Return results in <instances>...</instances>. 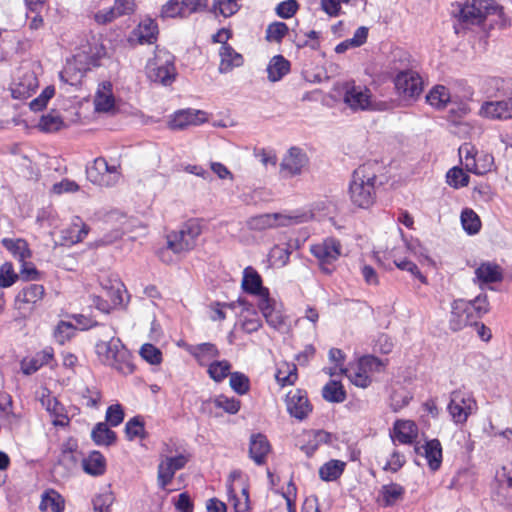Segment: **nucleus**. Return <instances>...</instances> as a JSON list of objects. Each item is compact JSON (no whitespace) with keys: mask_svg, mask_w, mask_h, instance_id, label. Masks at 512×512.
I'll use <instances>...</instances> for the list:
<instances>
[{"mask_svg":"<svg viewBox=\"0 0 512 512\" xmlns=\"http://www.w3.org/2000/svg\"><path fill=\"white\" fill-rule=\"evenodd\" d=\"M380 171L381 165L377 161H368L354 170L349 186V196L355 206L367 209L375 203Z\"/></svg>","mask_w":512,"mask_h":512,"instance_id":"nucleus-1","label":"nucleus"},{"mask_svg":"<svg viewBox=\"0 0 512 512\" xmlns=\"http://www.w3.org/2000/svg\"><path fill=\"white\" fill-rule=\"evenodd\" d=\"M113 328H106L105 337L108 340H99L95 345V352L99 361L107 366L112 367L123 375L133 373L134 364L132 362V355L123 345L119 338H116Z\"/></svg>","mask_w":512,"mask_h":512,"instance_id":"nucleus-2","label":"nucleus"},{"mask_svg":"<svg viewBox=\"0 0 512 512\" xmlns=\"http://www.w3.org/2000/svg\"><path fill=\"white\" fill-rule=\"evenodd\" d=\"M202 232L197 219L185 222L179 230L167 235V247L174 253L188 252L196 246V240Z\"/></svg>","mask_w":512,"mask_h":512,"instance_id":"nucleus-3","label":"nucleus"},{"mask_svg":"<svg viewBox=\"0 0 512 512\" xmlns=\"http://www.w3.org/2000/svg\"><path fill=\"white\" fill-rule=\"evenodd\" d=\"M341 243L339 240L329 237L322 242L310 247V252L318 260L322 272L331 274L335 270L334 263L341 255Z\"/></svg>","mask_w":512,"mask_h":512,"instance_id":"nucleus-4","label":"nucleus"},{"mask_svg":"<svg viewBox=\"0 0 512 512\" xmlns=\"http://www.w3.org/2000/svg\"><path fill=\"white\" fill-rule=\"evenodd\" d=\"M447 409L456 424H463L477 410V403L471 393L457 389L451 392Z\"/></svg>","mask_w":512,"mask_h":512,"instance_id":"nucleus-5","label":"nucleus"},{"mask_svg":"<svg viewBox=\"0 0 512 512\" xmlns=\"http://www.w3.org/2000/svg\"><path fill=\"white\" fill-rule=\"evenodd\" d=\"M500 82L507 99L483 103L480 114L490 119H512V79L501 80Z\"/></svg>","mask_w":512,"mask_h":512,"instance_id":"nucleus-6","label":"nucleus"},{"mask_svg":"<svg viewBox=\"0 0 512 512\" xmlns=\"http://www.w3.org/2000/svg\"><path fill=\"white\" fill-rule=\"evenodd\" d=\"M146 74L149 80L154 83L164 86L171 85L177 75L173 58L167 56L165 59H162L160 56H156L153 60L148 62Z\"/></svg>","mask_w":512,"mask_h":512,"instance_id":"nucleus-7","label":"nucleus"},{"mask_svg":"<svg viewBox=\"0 0 512 512\" xmlns=\"http://www.w3.org/2000/svg\"><path fill=\"white\" fill-rule=\"evenodd\" d=\"M119 165H109L105 158L98 157L86 171L87 178L99 186H113L120 177Z\"/></svg>","mask_w":512,"mask_h":512,"instance_id":"nucleus-8","label":"nucleus"},{"mask_svg":"<svg viewBox=\"0 0 512 512\" xmlns=\"http://www.w3.org/2000/svg\"><path fill=\"white\" fill-rule=\"evenodd\" d=\"M398 94L404 99L417 98L423 91L421 76L413 70H402L394 79Z\"/></svg>","mask_w":512,"mask_h":512,"instance_id":"nucleus-9","label":"nucleus"},{"mask_svg":"<svg viewBox=\"0 0 512 512\" xmlns=\"http://www.w3.org/2000/svg\"><path fill=\"white\" fill-rule=\"evenodd\" d=\"M45 294V289L40 284H29L22 288L15 298V309L20 315L27 317L35 305L40 302Z\"/></svg>","mask_w":512,"mask_h":512,"instance_id":"nucleus-10","label":"nucleus"},{"mask_svg":"<svg viewBox=\"0 0 512 512\" xmlns=\"http://www.w3.org/2000/svg\"><path fill=\"white\" fill-rule=\"evenodd\" d=\"M190 460L189 454H179L174 457H165L158 465L157 482L161 489L172 482L176 471L181 470Z\"/></svg>","mask_w":512,"mask_h":512,"instance_id":"nucleus-11","label":"nucleus"},{"mask_svg":"<svg viewBox=\"0 0 512 512\" xmlns=\"http://www.w3.org/2000/svg\"><path fill=\"white\" fill-rule=\"evenodd\" d=\"M307 164L308 157L306 153L298 147H292L280 163V173L283 177L297 176L302 173Z\"/></svg>","mask_w":512,"mask_h":512,"instance_id":"nucleus-12","label":"nucleus"},{"mask_svg":"<svg viewBox=\"0 0 512 512\" xmlns=\"http://www.w3.org/2000/svg\"><path fill=\"white\" fill-rule=\"evenodd\" d=\"M292 223H298V217H291L281 213H273L251 217L247 221V226L251 230L262 231L279 226H288Z\"/></svg>","mask_w":512,"mask_h":512,"instance_id":"nucleus-13","label":"nucleus"},{"mask_svg":"<svg viewBox=\"0 0 512 512\" xmlns=\"http://www.w3.org/2000/svg\"><path fill=\"white\" fill-rule=\"evenodd\" d=\"M491 9L494 8L490 7L487 1L474 0L460 9L459 21L466 26L479 25L485 20Z\"/></svg>","mask_w":512,"mask_h":512,"instance_id":"nucleus-14","label":"nucleus"},{"mask_svg":"<svg viewBox=\"0 0 512 512\" xmlns=\"http://www.w3.org/2000/svg\"><path fill=\"white\" fill-rule=\"evenodd\" d=\"M468 325H478L468 310L466 300L458 299L452 303L449 326L453 331H459Z\"/></svg>","mask_w":512,"mask_h":512,"instance_id":"nucleus-15","label":"nucleus"},{"mask_svg":"<svg viewBox=\"0 0 512 512\" xmlns=\"http://www.w3.org/2000/svg\"><path fill=\"white\" fill-rule=\"evenodd\" d=\"M286 404L290 415L299 420L305 419L312 411V406L306 394L299 389L287 394Z\"/></svg>","mask_w":512,"mask_h":512,"instance_id":"nucleus-16","label":"nucleus"},{"mask_svg":"<svg viewBox=\"0 0 512 512\" xmlns=\"http://www.w3.org/2000/svg\"><path fill=\"white\" fill-rule=\"evenodd\" d=\"M258 308L271 328L282 330L286 326L282 311L276 307L275 300L271 299L270 296L259 299Z\"/></svg>","mask_w":512,"mask_h":512,"instance_id":"nucleus-17","label":"nucleus"},{"mask_svg":"<svg viewBox=\"0 0 512 512\" xmlns=\"http://www.w3.org/2000/svg\"><path fill=\"white\" fill-rule=\"evenodd\" d=\"M241 286L246 293L256 295L259 299L270 296L268 288L262 285L260 274L251 266L244 269Z\"/></svg>","mask_w":512,"mask_h":512,"instance_id":"nucleus-18","label":"nucleus"},{"mask_svg":"<svg viewBox=\"0 0 512 512\" xmlns=\"http://www.w3.org/2000/svg\"><path fill=\"white\" fill-rule=\"evenodd\" d=\"M205 121V113L200 110H181L174 114L169 121V127L173 130H182L189 125H198Z\"/></svg>","mask_w":512,"mask_h":512,"instance_id":"nucleus-19","label":"nucleus"},{"mask_svg":"<svg viewBox=\"0 0 512 512\" xmlns=\"http://www.w3.org/2000/svg\"><path fill=\"white\" fill-rule=\"evenodd\" d=\"M503 280V270L494 262H483L475 270V281L480 285L497 283Z\"/></svg>","mask_w":512,"mask_h":512,"instance_id":"nucleus-20","label":"nucleus"},{"mask_svg":"<svg viewBox=\"0 0 512 512\" xmlns=\"http://www.w3.org/2000/svg\"><path fill=\"white\" fill-rule=\"evenodd\" d=\"M105 54L104 47L95 36L86 39V43L78 47L77 57L83 58L86 64H95Z\"/></svg>","mask_w":512,"mask_h":512,"instance_id":"nucleus-21","label":"nucleus"},{"mask_svg":"<svg viewBox=\"0 0 512 512\" xmlns=\"http://www.w3.org/2000/svg\"><path fill=\"white\" fill-rule=\"evenodd\" d=\"M220 64L219 72L221 74L228 73L236 67H240L243 64V56L236 52L229 44H224L220 47Z\"/></svg>","mask_w":512,"mask_h":512,"instance_id":"nucleus-22","label":"nucleus"},{"mask_svg":"<svg viewBox=\"0 0 512 512\" xmlns=\"http://www.w3.org/2000/svg\"><path fill=\"white\" fill-rule=\"evenodd\" d=\"M270 451V444L263 434H254L250 438L249 456L257 464L262 465Z\"/></svg>","mask_w":512,"mask_h":512,"instance_id":"nucleus-23","label":"nucleus"},{"mask_svg":"<svg viewBox=\"0 0 512 512\" xmlns=\"http://www.w3.org/2000/svg\"><path fill=\"white\" fill-rule=\"evenodd\" d=\"M425 456L428 466L432 471L439 469L442 463V446L438 439L427 441L423 446L416 447V452Z\"/></svg>","mask_w":512,"mask_h":512,"instance_id":"nucleus-24","label":"nucleus"},{"mask_svg":"<svg viewBox=\"0 0 512 512\" xmlns=\"http://www.w3.org/2000/svg\"><path fill=\"white\" fill-rule=\"evenodd\" d=\"M89 228L82 222L79 217H76L73 223L61 231L62 244L73 245L81 242L88 234Z\"/></svg>","mask_w":512,"mask_h":512,"instance_id":"nucleus-25","label":"nucleus"},{"mask_svg":"<svg viewBox=\"0 0 512 512\" xmlns=\"http://www.w3.org/2000/svg\"><path fill=\"white\" fill-rule=\"evenodd\" d=\"M344 101L353 110L367 109L370 104L369 90L353 86L346 91Z\"/></svg>","mask_w":512,"mask_h":512,"instance_id":"nucleus-26","label":"nucleus"},{"mask_svg":"<svg viewBox=\"0 0 512 512\" xmlns=\"http://www.w3.org/2000/svg\"><path fill=\"white\" fill-rule=\"evenodd\" d=\"M94 106L97 112H108L114 107V97L110 82L99 85L94 97Z\"/></svg>","mask_w":512,"mask_h":512,"instance_id":"nucleus-27","label":"nucleus"},{"mask_svg":"<svg viewBox=\"0 0 512 512\" xmlns=\"http://www.w3.org/2000/svg\"><path fill=\"white\" fill-rule=\"evenodd\" d=\"M1 244L5 247L15 259L19 262L31 258L32 252L29 249L28 243L22 238L11 239L3 238Z\"/></svg>","mask_w":512,"mask_h":512,"instance_id":"nucleus-28","label":"nucleus"},{"mask_svg":"<svg viewBox=\"0 0 512 512\" xmlns=\"http://www.w3.org/2000/svg\"><path fill=\"white\" fill-rule=\"evenodd\" d=\"M82 467L87 474L92 476H100L105 473L106 460L100 452L92 451L82 460Z\"/></svg>","mask_w":512,"mask_h":512,"instance_id":"nucleus-29","label":"nucleus"},{"mask_svg":"<svg viewBox=\"0 0 512 512\" xmlns=\"http://www.w3.org/2000/svg\"><path fill=\"white\" fill-rule=\"evenodd\" d=\"M298 247L297 240H289L285 245H275L269 252L274 264L284 267L288 264L290 255Z\"/></svg>","mask_w":512,"mask_h":512,"instance_id":"nucleus-30","label":"nucleus"},{"mask_svg":"<svg viewBox=\"0 0 512 512\" xmlns=\"http://www.w3.org/2000/svg\"><path fill=\"white\" fill-rule=\"evenodd\" d=\"M290 71V62L282 55L274 56L267 67L268 78L272 82L279 81Z\"/></svg>","mask_w":512,"mask_h":512,"instance_id":"nucleus-31","label":"nucleus"},{"mask_svg":"<svg viewBox=\"0 0 512 512\" xmlns=\"http://www.w3.org/2000/svg\"><path fill=\"white\" fill-rule=\"evenodd\" d=\"M39 509L41 511L62 512L64 510V499L55 490H48L42 495Z\"/></svg>","mask_w":512,"mask_h":512,"instance_id":"nucleus-32","label":"nucleus"},{"mask_svg":"<svg viewBox=\"0 0 512 512\" xmlns=\"http://www.w3.org/2000/svg\"><path fill=\"white\" fill-rule=\"evenodd\" d=\"M395 439L402 444H410L417 436L416 426L412 421H397L394 425Z\"/></svg>","mask_w":512,"mask_h":512,"instance_id":"nucleus-33","label":"nucleus"},{"mask_svg":"<svg viewBox=\"0 0 512 512\" xmlns=\"http://www.w3.org/2000/svg\"><path fill=\"white\" fill-rule=\"evenodd\" d=\"M322 397L331 403H342L347 395L341 382L330 380L322 389Z\"/></svg>","mask_w":512,"mask_h":512,"instance_id":"nucleus-34","label":"nucleus"},{"mask_svg":"<svg viewBox=\"0 0 512 512\" xmlns=\"http://www.w3.org/2000/svg\"><path fill=\"white\" fill-rule=\"evenodd\" d=\"M91 437L97 445L109 446L116 441V433L103 422L95 425L91 432Z\"/></svg>","mask_w":512,"mask_h":512,"instance_id":"nucleus-35","label":"nucleus"},{"mask_svg":"<svg viewBox=\"0 0 512 512\" xmlns=\"http://www.w3.org/2000/svg\"><path fill=\"white\" fill-rule=\"evenodd\" d=\"M346 464L340 460H330L319 469V476L323 481H335L343 473Z\"/></svg>","mask_w":512,"mask_h":512,"instance_id":"nucleus-36","label":"nucleus"},{"mask_svg":"<svg viewBox=\"0 0 512 512\" xmlns=\"http://www.w3.org/2000/svg\"><path fill=\"white\" fill-rule=\"evenodd\" d=\"M405 493L404 487L397 483H390L383 485L380 494L382 497L383 505L388 507L394 505L396 502L403 498Z\"/></svg>","mask_w":512,"mask_h":512,"instance_id":"nucleus-37","label":"nucleus"},{"mask_svg":"<svg viewBox=\"0 0 512 512\" xmlns=\"http://www.w3.org/2000/svg\"><path fill=\"white\" fill-rule=\"evenodd\" d=\"M341 374L348 377L352 384L357 387L366 388L371 384V378L366 370L359 369V363L355 368H341Z\"/></svg>","mask_w":512,"mask_h":512,"instance_id":"nucleus-38","label":"nucleus"},{"mask_svg":"<svg viewBox=\"0 0 512 512\" xmlns=\"http://www.w3.org/2000/svg\"><path fill=\"white\" fill-rule=\"evenodd\" d=\"M493 166L494 158L491 154L485 152H478L468 172L477 175H484L490 172Z\"/></svg>","mask_w":512,"mask_h":512,"instance_id":"nucleus-39","label":"nucleus"},{"mask_svg":"<svg viewBox=\"0 0 512 512\" xmlns=\"http://www.w3.org/2000/svg\"><path fill=\"white\" fill-rule=\"evenodd\" d=\"M426 100L431 106L441 109L450 101V94L446 87L438 85L429 92Z\"/></svg>","mask_w":512,"mask_h":512,"instance_id":"nucleus-40","label":"nucleus"},{"mask_svg":"<svg viewBox=\"0 0 512 512\" xmlns=\"http://www.w3.org/2000/svg\"><path fill=\"white\" fill-rule=\"evenodd\" d=\"M64 125L62 118L59 113L52 111L46 115H43L38 123V127L43 132H56L60 130Z\"/></svg>","mask_w":512,"mask_h":512,"instance_id":"nucleus-41","label":"nucleus"},{"mask_svg":"<svg viewBox=\"0 0 512 512\" xmlns=\"http://www.w3.org/2000/svg\"><path fill=\"white\" fill-rule=\"evenodd\" d=\"M466 304L476 323H478V319H480L490 309L486 294L478 295L475 299L466 301Z\"/></svg>","mask_w":512,"mask_h":512,"instance_id":"nucleus-42","label":"nucleus"},{"mask_svg":"<svg viewBox=\"0 0 512 512\" xmlns=\"http://www.w3.org/2000/svg\"><path fill=\"white\" fill-rule=\"evenodd\" d=\"M463 229L470 235L476 234L481 228L479 216L472 209H464L461 213Z\"/></svg>","mask_w":512,"mask_h":512,"instance_id":"nucleus-43","label":"nucleus"},{"mask_svg":"<svg viewBox=\"0 0 512 512\" xmlns=\"http://www.w3.org/2000/svg\"><path fill=\"white\" fill-rule=\"evenodd\" d=\"M37 87V80L33 74L26 75L24 81L19 82L12 88L14 98H27Z\"/></svg>","mask_w":512,"mask_h":512,"instance_id":"nucleus-44","label":"nucleus"},{"mask_svg":"<svg viewBox=\"0 0 512 512\" xmlns=\"http://www.w3.org/2000/svg\"><path fill=\"white\" fill-rule=\"evenodd\" d=\"M192 355L202 364L219 355L217 347L212 343H201L193 347Z\"/></svg>","mask_w":512,"mask_h":512,"instance_id":"nucleus-45","label":"nucleus"},{"mask_svg":"<svg viewBox=\"0 0 512 512\" xmlns=\"http://www.w3.org/2000/svg\"><path fill=\"white\" fill-rule=\"evenodd\" d=\"M105 296L109 298V302L113 307L123 304V294L126 292L124 285L120 281H115L109 287L104 286Z\"/></svg>","mask_w":512,"mask_h":512,"instance_id":"nucleus-46","label":"nucleus"},{"mask_svg":"<svg viewBox=\"0 0 512 512\" xmlns=\"http://www.w3.org/2000/svg\"><path fill=\"white\" fill-rule=\"evenodd\" d=\"M288 31V26L284 22H273L266 29V40L280 43Z\"/></svg>","mask_w":512,"mask_h":512,"instance_id":"nucleus-47","label":"nucleus"},{"mask_svg":"<svg viewBox=\"0 0 512 512\" xmlns=\"http://www.w3.org/2000/svg\"><path fill=\"white\" fill-rule=\"evenodd\" d=\"M239 0H214L213 11L215 14L219 13L224 17L234 15L240 8L238 5Z\"/></svg>","mask_w":512,"mask_h":512,"instance_id":"nucleus-48","label":"nucleus"},{"mask_svg":"<svg viewBox=\"0 0 512 512\" xmlns=\"http://www.w3.org/2000/svg\"><path fill=\"white\" fill-rule=\"evenodd\" d=\"M230 387L239 395L246 394L250 389L249 378L240 372L230 373Z\"/></svg>","mask_w":512,"mask_h":512,"instance_id":"nucleus-49","label":"nucleus"},{"mask_svg":"<svg viewBox=\"0 0 512 512\" xmlns=\"http://www.w3.org/2000/svg\"><path fill=\"white\" fill-rule=\"evenodd\" d=\"M230 368L231 364L226 360L215 361L209 365L208 373L214 381L221 382L229 374Z\"/></svg>","mask_w":512,"mask_h":512,"instance_id":"nucleus-50","label":"nucleus"},{"mask_svg":"<svg viewBox=\"0 0 512 512\" xmlns=\"http://www.w3.org/2000/svg\"><path fill=\"white\" fill-rule=\"evenodd\" d=\"M19 279V275L14 271L11 262H5L0 266V287L7 288L12 286Z\"/></svg>","mask_w":512,"mask_h":512,"instance_id":"nucleus-51","label":"nucleus"},{"mask_svg":"<svg viewBox=\"0 0 512 512\" xmlns=\"http://www.w3.org/2000/svg\"><path fill=\"white\" fill-rule=\"evenodd\" d=\"M286 370L279 368L275 377L281 386L293 385L297 380V367L295 364H285Z\"/></svg>","mask_w":512,"mask_h":512,"instance_id":"nucleus-52","label":"nucleus"},{"mask_svg":"<svg viewBox=\"0 0 512 512\" xmlns=\"http://www.w3.org/2000/svg\"><path fill=\"white\" fill-rule=\"evenodd\" d=\"M446 178L447 183L454 188L465 187L469 183V176L463 171V169L458 167L450 169L447 172Z\"/></svg>","mask_w":512,"mask_h":512,"instance_id":"nucleus-53","label":"nucleus"},{"mask_svg":"<svg viewBox=\"0 0 512 512\" xmlns=\"http://www.w3.org/2000/svg\"><path fill=\"white\" fill-rule=\"evenodd\" d=\"M125 433L129 440H133L136 437H145L144 422L139 416L133 417L126 423Z\"/></svg>","mask_w":512,"mask_h":512,"instance_id":"nucleus-54","label":"nucleus"},{"mask_svg":"<svg viewBox=\"0 0 512 512\" xmlns=\"http://www.w3.org/2000/svg\"><path fill=\"white\" fill-rule=\"evenodd\" d=\"M479 151L476 149L474 145L471 143H463L459 149V157L462 165L465 167L466 171H469L470 166L473 164L475 157Z\"/></svg>","mask_w":512,"mask_h":512,"instance_id":"nucleus-55","label":"nucleus"},{"mask_svg":"<svg viewBox=\"0 0 512 512\" xmlns=\"http://www.w3.org/2000/svg\"><path fill=\"white\" fill-rule=\"evenodd\" d=\"M214 405L217 408H222L229 414H236L241 406L240 400L236 398H228L224 395H219L213 400Z\"/></svg>","mask_w":512,"mask_h":512,"instance_id":"nucleus-56","label":"nucleus"},{"mask_svg":"<svg viewBox=\"0 0 512 512\" xmlns=\"http://www.w3.org/2000/svg\"><path fill=\"white\" fill-rule=\"evenodd\" d=\"M359 369L366 372H380L386 365L385 362L373 355H366L359 359Z\"/></svg>","mask_w":512,"mask_h":512,"instance_id":"nucleus-57","label":"nucleus"},{"mask_svg":"<svg viewBox=\"0 0 512 512\" xmlns=\"http://www.w3.org/2000/svg\"><path fill=\"white\" fill-rule=\"evenodd\" d=\"M141 357L152 365L160 364L162 361L161 351L152 344L146 343L140 349Z\"/></svg>","mask_w":512,"mask_h":512,"instance_id":"nucleus-58","label":"nucleus"},{"mask_svg":"<svg viewBox=\"0 0 512 512\" xmlns=\"http://www.w3.org/2000/svg\"><path fill=\"white\" fill-rule=\"evenodd\" d=\"M75 327L70 322L60 321L54 330V337L60 344H64L74 333Z\"/></svg>","mask_w":512,"mask_h":512,"instance_id":"nucleus-59","label":"nucleus"},{"mask_svg":"<svg viewBox=\"0 0 512 512\" xmlns=\"http://www.w3.org/2000/svg\"><path fill=\"white\" fill-rule=\"evenodd\" d=\"M139 32V39L141 42L152 44L156 40V35L158 33L157 25L152 20H149L148 23H144L139 26Z\"/></svg>","mask_w":512,"mask_h":512,"instance_id":"nucleus-60","label":"nucleus"},{"mask_svg":"<svg viewBox=\"0 0 512 512\" xmlns=\"http://www.w3.org/2000/svg\"><path fill=\"white\" fill-rule=\"evenodd\" d=\"M55 89L53 86H47L42 93L30 102V108L33 111H40L46 105L47 102L54 96Z\"/></svg>","mask_w":512,"mask_h":512,"instance_id":"nucleus-61","label":"nucleus"},{"mask_svg":"<svg viewBox=\"0 0 512 512\" xmlns=\"http://www.w3.org/2000/svg\"><path fill=\"white\" fill-rule=\"evenodd\" d=\"M298 7L296 0H286L276 6L275 12L280 18L288 19L297 12Z\"/></svg>","mask_w":512,"mask_h":512,"instance_id":"nucleus-62","label":"nucleus"},{"mask_svg":"<svg viewBox=\"0 0 512 512\" xmlns=\"http://www.w3.org/2000/svg\"><path fill=\"white\" fill-rule=\"evenodd\" d=\"M114 497L110 492H105L96 496L93 500V507L95 512H110V507L113 504Z\"/></svg>","mask_w":512,"mask_h":512,"instance_id":"nucleus-63","label":"nucleus"},{"mask_svg":"<svg viewBox=\"0 0 512 512\" xmlns=\"http://www.w3.org/2000/svg\"><path fill=\"white\" fill-rule=\"evenodd\" d=\"M124 420V411L120 404H113L107 408L106 421L113 427L118 426Z\"/></svg>","mask_w":512,"mask_h":512,"instance_id":"nucleus-64","label":"nucleus"}]
</instances>
